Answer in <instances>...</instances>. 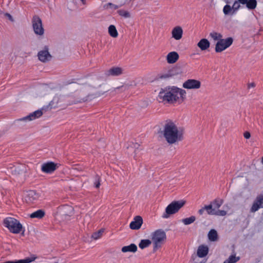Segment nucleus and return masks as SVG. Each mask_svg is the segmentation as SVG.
I'll use <instances>...</instances> for the list:
<instances>
[{
    "mask_svg": "<svg viewBox=\"0 0 263 263\" xmlns=\"http://www.w3.org/2000/svg\"><path fill=\"white\" fill-rule=\"evenodd\" d=\"M186 92L184 89L176 86H169L162 89L158 97L160 101L167 103H182L186 99Z\"/></svg>",
    "mask_w": 263,
    "mask_h": 263,
    "instance_id": "1",
    "label": "nucleus"
},
{
    "mask_svg": "<svg viewBox=\"0 0 263 263\" xmlns=\"http://www.w3.org/2000/svg\"><path fill=\"white\" fill-rule=\"evenodd\" d=\"M184 132L172 120H166L163 125V135L170 144H176L183 140Z\"/></svg>",
    "mask_w": 263,
    "mask_h": 263,
    "instance_id": "2",
    "label": "nucleus"
},
{
    "mask_svg": "<svg viewBox=\"0 0 263 263\" xmlns=\"http://www.w3.org/2000/svg\"><path fill=\"white\" fill-rule=\"evenodd\" d=\"M248 0H235L232 6L230 4V0H223L226 5L223 7V13L226 15H233L240 8V4L244 5L247 3Z\"/></svg>",
    "mask_w": 263,
    "mask_h": 263,
    "instance_id": "3",
    "label": "nucleus"
},
{
    "mask_svg": "<svg viewBox=\"0 0 263 263\" xmlns=\"http://www.w3.org/2000/svg\"><path fill=\"white\" fill-rule=\"evenodd\" d=\"M166 239L165 232L161 229L154 231L151 234V241L154 245V250L160 248Z\"/></svg>",
    "mask_w": 263,
    "mask_h": 263,
    "instance_id": "4",
    "label": "nucleus"
},
{
    "mask_svg": "<svg viewBox=\"0 0 263 263\" xmlns=\"http://www.w3.org/2000/svg\"><path fill=\"white\" fill-rule=\"evenodd\" d=\"M185 201L183 200L173 201L166 206L162 217L163 218H168L171 215L174 214L178 212L185 204Z\"/></svg>",
    "mask_w": 263,
    "mask_h": 263,
    "instance_id": "5",
    "label": "nucleus"
},
{
    "mask_svg": "<svg viewBox=\"0 0 263 263\" xmlns=\"http://www.w3.org/2000/svg\"><path fill=\"white\" fill-rule=\"evenodd\" d=\"M4 224L9 230L14 234L21 232L22 226L16 219L12 217H7L4 220Z\"/></svg>",
    "mask_w": 263,
    "mask_h": 263,
    "instance_id": "6",
    "label": "nucleus"
},
{
    "mask_svg": "<svg viewBox=\"0 0 263 263\" xmlns=\"http://www.w3.org/2000/svg\"><path fill=\"white\" fill-rule=\"evenodd\" d=\"M32 25L34 33L39 36H43L44 34V29L41 19L36 15L32 19Z\"/></svg>",
    "mask_w": 263,
    "mask_h": 263,
    "instance_id": "7",
    "label": "nucleus"
},
{
    "mask_svg": "<svg viewBox=\"0 0 263 263\" xmlns=\"http://www.w3.org/2000/svg\"><path fill=\"white\" fill-rule=\"evenodd\" d=\"M233 40L232 37H228L225 39H221L218 41L215 46L216 52H221L230 47L233 43Z\"/></svg>",
    "mask_w": 263,
    "mask_h": 263,
    "instance_id": "8",
    "label": "nucleus"
},
{
    "mask_svg": "<svg viewBox=\"0 0 263 263\" xmlns=\"http://www.w3.org/2000/svg\"><path fill=\"white\" fill-rule=\"evenodd\" d=\"M201 82L196 79H188L182 84V87L186 89H198L201 87Z\"/></svg>",
    "mask_w": 263,
    "mask_h": 263,
    "instance_id": "9",
    "label": "nucleus"
},
{
    "mask_svg": "<svg viewBox=\"0 0 263 263\" xmlns=\"http://www.w3.org/2000/svg\"><path fill=\"white\" fill-rule=\"evenodd\" d=\"M260 208H263V194L257 196L250 208V212L255 213Z\"/></svg>",
    "mask_w": 263,
    "mask_h": 263,
    "instance_id": "10",
    "label": "nucleus"
},
{
    "mask_svg": "<svg viewBox=\"0 0 263 263\" xmlns=\"http://www.w3.org/2000/svg\"><path fill=\"white\" fill-rule=\"evenodd\" d=\"M57 167V164L53 162H48L42 165L41 170L44 173L50 174L53 172Z\"/></svg>",
    "mask_w": 263,
    "mask_h": 263,
    "instance_id": "11",
    "label": "nucleus"
},
{
    "mask_svg": "<svg viewBox=\"0 0 263 263\" xmlns=\"http://www.w3.org/2000/svg\"><path fill=\"white\" fill-rule=\"evenodd\" d=\"M39 60L42 62H46L50 60L51 56L48 51V49L45 47L43 50L38 52Z\"/></svg>",
    "mask_w": 263,
    "mask_h": 263,
    "instance_id": "12",
    "label": "nucleus"
},
{
    "mask_svg": "<svg viewBox=\"0 0 263 263\" xmlns=\"http://www.w3.org/2000/svg\"><path fill=\"white\" fill-rule=\"evenodd\" d=\"M172 37L176 40H180L183 35V30L180 26H176L172 30Z\"/></svg>",
    "mask_w": 263,
    "mask_h": 263,
    "instance_id": "13",
    "label": "nucleus"
},
{
    "mask_svg": "<svg viewBox=\"0 0 263 263\" xmlns=\"http://www.w3.org/2000/svg\"><path fill=\"white\" fill-rule=\"evenodd\" d=\"M143 223V220L141 217L139 216H136L134 220L132 221L129 224V227L132 230L139 229Z\"/></svg>",
    "mask_w": 263,
    "mask_h": 263,
    "instance_id": "14",
    "label": "nucleus"
},
{
    "mask_svg": "<svg viewBox=\"0 0 263 263\" xmlns=\"http://www.w3.org/2000/svg\"><path fill=\"white\" fill-rule=\"evenodd\" d=\"M40 197L39 193L33 190L29 191L27 192L26 196V200L27 202H33L37 200Z\"/></svg>",
    "mask_w": 263,
    "mask_h": 263,
    "instance_id": "15",
    "label": "nucleus"
},
{
    "mask_svg": "<svg viewBox=\"0 0 263 263\" xmlns=\"http://www.w3.org/2000/svg\"><path fill=\"white\" fill-rule=\"evenodd\" d=\"M179 58V54L177 52L172 51L167 54L166 59L168 64H174L178 61Z\"/></svg>",
    "mask_w": 263,
    "mask_h": 263,
    "instance_id": "16",
    "label": "nucleus"
},
{
    "mask_svg": "<svg viewBox=\"0 0 263 263\" xmlns=\"http://www.w3.org/2000/svg\"><path fill=\"white\" fill-rule=\"evenodd\" d=\"M43 115V111L42 110H37L33 112L30 114L28 116L24 118L22 120H27V121H32L37 119L41 117Z\"/></svg>",
    "mask_w": 263,
    "mask_h": 263,
    "instance_id": "17",
    "label": "nucleus"
},
{
    "mask_svg": "<svg viewBox=\"0 0 263 263\" xmlns=\"http://www.w3.org/2000/svg\"><path fill=\"white\" fill-rule=\"evenodd\" d=\"M209 252V248L205 245H200L197 251V255L200 258L206 256Z\"/></svg>",
    "mask_w": 263,
    "mask_h": 263,
    "instance_id": "18",
    "label": "nucleus"
},
{
    "mask_svg": "<svg viewBox=\"0 0 263 263\" xmlns=\"http://www.w3.org/2000/svg\"><path fill=\"white\" fill-rule=\"evenodd\" d=\"M122 69L118 67H114L109 69L107 71L108 76H118L122 73Z\"/></svg>",
    "mask_w": 263,
    "mask_h": 263,
    "instance_id": "19",
    "label": "nucleus"
},
{
    "mask_svg": "<svg viewBox=\"0 0 263 263\" xmlns=\"http://www.w3.org/2000/svg\"><path fill=\"white\" fill-rule=\"evenodd\" d=\"M210 45L209 41L206 39H201L197 44L198 47L201 50H205L208 49Z\"/></svg>",
    "mask_w": 263,
    "mask_h": 263,
    "instance_id": "20",
    "label": "nucleus"
},
{
    "mask_svg": "<svg viewBox=\"0 0 263 263\" xmlns=\"http://www.w3.org/2000/svg\"><path fill=\"white\" fill-rule=\"evenodd\" d=\"M137 250V247L134 243H132L129 246H124L122 248L121 251L123 253L126 252H136Z\"/></svg>",
    "mask_w": 263,
    "mask_h": 263,
    "instance_id": "21",
    "label": "nucleus"
},
{
    "mask_svg": "<svg viewBox=\"0 0 263 263\" xmlns=\"http://www.w3.org/2000/svg\"><path fill=\"white\" fill-rule=\"evenodd\" d=\"M223 201L222 199L217 198L213 201L211 204L209 205H212V210H216L218 209L222 204Z\"/></svg>",
    "mask_w": 263,
    "mask_h": 263,
    "instance_id": "22",
    "label": "nucleus"
},
{
    "mask_svg": "<svg viewBox=\"0 0 263 263\" xmlns=\"http://www.w3.org/2000/svg\"><path fill=\"white\" fill-rule=\"evenodd\" d=\"M45 215V212L42 210H38L30 214V217L31 218L41 219Z\"/></svg>",
    "mask_w": 263,
    "mask_h": 263,
    "instance_id": "23",
    "label": "nucleus"
},
{
    "mask_svg": "<svg viewBox=\"0 0 263 263\" xmlns=\"http://www.w3.org/2000/svg\"><path fill=\"white\" fill-rule=\"evenodd\" d=\"M59 210L61 213L66 215H70L73 212L72 207L68 205H64L61 207Z\"/></svg>",
    "mask_w": 263,
    "mask_h": 263,
    "instance_id": "24",
    "label": "nucleus"
},
{
    "mask_svg": "<svg viewBox=\"0 0 263 263\" xmlns=\"http://www.w3.org/2000/svg\"><path fill=\"white\" fill-rule=\"evenodd\" d=\"M108 33L112 37H117L118 36V33L116 27L111 25L108 27Z\"/></svg>",
    "mask_w": 263,
    "mask_h": 263,
    "instance_id": "25",
    "label": "nucleus"
},
{
    "mask_svg": "<svg viewBox=\"0 0 263 263\" xmlns=\"http://www.w3.org/2000/svg\"><path fill=\"white\" fill-rule=\"evenodd\" d=\"M208 238L212 241H216L218 239V235L216 230L212 229L208 233Z\"/></svg>",
    "mask_w": 263,
    "mask_h": 263,
    "instance_id": "26",
    "label": "nucleus"
},
{
    "mask_svg": "<svg viewBox=\"0 0 263 263\" xmlns=\"http://www.w3.org/2000/svg\"><path fill=\"white\" fill-rule=\"evenodd\" d=\"M152 243V241L149 239H142L139 244V247L141 249H144L148 247Z\"/></svg>",
    "mask_w": 263,
    "mask_h": 263,
    "instance_id": "27",
    "label": "nucleus"
},
{
    "mask_svg": "<svg viewBox=\"0 0 263 263\" xmlns=\"http://www.w3.org/2000/svg\"><path fill=\"white\" fill-rule=\"evenodd\" d=\"M212 205H205L203 208L199 210L198 213L200 215H202L205 210L206 211L207 213L209 215L212 214Z\"/></svg>",
    "mask_w": 263,
    "mask_h": 263,
    "instance_id": "28",
    "label": "nucleus"
},
{
    "mask_svg": "<svg viewBox=\"0 0 263 263\" xmlns=\"http://www.w3.org/2000/svg\"><path fill=\"white\" fill-rule=\"evenodd\" d=\"M245 4L249 9H254L257 6V1L256 0H248Z\"/></svg>",
    "mask_w": 263,
    "mask_h": 263,
    "instance_id": "29",
    "label": "nucleus"
},
{
    "mask_svg": "<svg viewBox=\"0 0 263 263\" xmlns=\"http://www.w3.org/2000/svg\"><path fill=\"white\" fill-rule=\"evenodd\" d=\"M210 36L214 41H220L222 39V35L218 32L213 31L210 33Z\"/></svg>",
    "mask_w": 263,
    "mask_h": 263,
    "instance_id": "30",
    "label": "nucleus"
},
{
    "mask_svg": "<svg viewBox=\"0 0 263 263\" xmlns=\"http://www.w3.org/2000/svg\"><path fill=\"white\" fill-rule=\"evenodd\" d=\"M239 259V257H236L235 255H232L223 263H236Z\"/></svg>",
    "mask_w": 263,
    "mask_h": 263,
    "instance_id": "31",
    "label": "nucleus"
},
{
    "mask_svg": "<svg viewBox=\"0 0 263 263\" xmlns=\"http://www.w3.org/2000/svg\"><path fill=\"white\" fill-rule=\"evenodd\" d=\"M196 220V218L194 216H192L190 217L186 218L184 219H182V222L185 224V225H189L192 223H193Z\"/></svg>",
    "mask_w": 263,
    "mask_h": 263,
    "instance_id": "32",
    "label": "nucleus"
},
{
    "mask_svg": "<svg viewBox=\"0 0 263 263\" xmlns=\"http://www.w3.org/2000/svg\"><path fill=\"white\" fill-rule=\"evenodd\" d=\"M103 232V230H99L98 231L92 234L91 238H92L95 240H97L100 238L102 236Z\"/></svg>",
    "mask_w": 263,
    "mask_h": 263,
    "instance_id": "33",
    "label": "nucleus"
},
{
    "mask_svg": "<svg viewBox=\"0 0 263 263\" xmlns=\"http://www.w3.org/2000/svg\"><path fill=\"white\" fill-rule=\"evenodd\" d=\"M118 14L125 18H129L130 17V13L126 10L121 9L118 11Z\"/></svg>",
    "mask_w": 263,
    "mask_h": 263,
    "instance_id": "34",
    "label": "nucleus"
},
{
    "mask_svg": "<svg viewBox=\"0 0 263 263\" xmlns=\"http://www.w3.org/2000/svg\"><path fill=\"white\" fill-rule=\"evenodd\" d=\"M119 7H120L119 6L115 5L111 3H108L105 5H104V8L106 9H114V10H116V9H118V8Z\"/></svg>",
    "mask_w": 263,
    "mask_h": 263,
    "instance_id": "35",
    "label": "nucleus"
},
{
    "mask_svg": "<svg viewBox=\"0 0 263 263\" xmlns=\"http://www.w3.org/2000/svg\"><path fill=\"white\" fill-rule=\"evenodd\" d=\"M227 214V212L224 210H212V214L217 216H225Z\"/></svg>",
    "mask_w": 263,
    "mask_h": 263,
    "instance_id": "36",
    "label": "nucleus"
},
{
    "mask_svg": "<svg viewBox=\"0 0 263 263\" xmlns=\"http://www.w3.org/2000/svg\"><path fill=\"white\" fill-rule=\"evenodd\" d=\"M101 178L98 175H96L95 178L94 185L96 188H99L100 186Z\"/></svg>",
    "mask_w": 263,
    "mask_h": 263,
    "instance_id": "37",
    "label": "nucleus"
},
{
    "mask_svg": "<svg viewBox=\"0 0 263 263\" xmlns=\"http://www.w3.org/2000/svg\"><path fill=\"white\" fill-rule=\"evenodd\" d=\"M243 136L246 139H249L251 137L250 133L249 132H246L243 134Z\"/></svg>",
    "mask_w": 263,
    "mask_h": 263,
    "instance_id": "38",
    "label": "nucleus"
},
{
    "mask_svg": "<svg viewBox=\"0 0 263 263\" xmlns=\"http://www.w3.org/2000/svg\"><path fill=\"white\" fill-rule=\"evenodd\" d=\"M255 86H256V84L254 82H251V83H248V88H254L255 87Z\"/></svg>",
    "mask_w": 263,
    "mask_h": 263,
    "instance_id": "39",
    "label": "nucleus"
},
{
    "mask_svg": "<svg viewBox=\"0 0 263 263\" xmlns=\"http://www.w3.org/2000/svg\"><path fill=\"white\" fill-rule=\"evenodd\" d=\"M5 16H6V17H7V18H8L10 21H11V22H13V18H12V16H11L10 14H9V13H6V14H5Z\"/></svg>",
    "mask_w": 263,
    "mask_h": 263,
    "instance_id": "40",
    "label": "nucleus"
},
{
    "mask_svg": "<svg viewBox=\"0 0 263 263\" xmlns=\"http://www.w3.org/2000/svg\"><path fill=\"white\" fill-rule=\"evenodd\" d=\"M132 0H124L123 2L120 5V6H123L126 4H128Z\"/></svg>",
    "mask_w": 263,
    "mask_h": 263,
    "instance_id": "41",
    "label": "nucleus"
},
{
    "mask_svg": "<svg viewBox=\"0 0 263 263\" xmlns=\"http://www.w3.org/2000/svg\"><path fill=\"white\" fill-rule=\"evenodd\" d=\"M58 100L59 98L58 97H55L52 100V102L53 103L54 102H55L56 103H58Z\"/></svg>",
    "mask_w": 263,
    "mask_h": 263,
    "instance_id": "42",
    "label": "nucleus"
},
{
    "mask_svg": "<svg viewBox=\"0 0 263 263\" xmlns=\"http://www.w3.org/2000/svg\"><path fill=\"white\" fill-rule=\"evenodd\" d=\"M80 1L83 5H86V0H80Z\"/></svg>",
    "mask_w": 263,
    "mask_h": 263,
    "instance_id": "43",
    "label": "nucleus"
},
{
    "mask_svg": "<svg viewBox=\"0 0 263 263\" xmlns=\"http://www.w3.org/2000/svg\"><path fill=\"white\" fill-rule=\"evenodd\" d=\"M137 156L136 154H135V155H134V158H135V159H137Z\"/></svg>",
    "mask_w": 263,
    "mask_h": 263,
    "instance_id": "44",
    "label": "nucleus"
},
{
    "mask_svg": "<svg viewBox=\"0 0 263 263\" xmlns=\"http://www.w3.org/2000/svg\"><path fill=\"white\" fill-rule=\"evenodd\" d=\"M261 162L263 164V157L262 158Z\"/></svg>",
    "mask_w": 263,
    "mask_h": 263,
    "instance_id": "45",
    "label": "nucleus"
}]
</instances>
